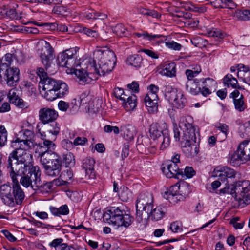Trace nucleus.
Instances as JSON below:
<instances>
[{
	"label": "nucleus",
	"instance_id": "obj_1",
	"mask_svg": "<svg viewBox=\"0 0 250 250\" xmlns=\"http://www.w3.org/2000/svg\"><path fill=\"white\" fill-rule=\"evenodd\" d=\"M12 184L7 183L0 186V198L5 206L14 207L21 205L25 199V193L20 183L24 188L37 191L42 186L41 172L38 166L21 170L19 172H10Z\"/></svg>",
	"mask_w": 250,
	"mask_h": 250
},
{
	"label": "nucleus",
	"instance_id": "obj_2",
	"mask_svg": "<svg viewBox=\"0 0 250 250\" xmlns=\"http://www.w3.org/2000/svg\"><path fill=\"white\" fill-rule=\"evenodd\" d=\"M116 57L114 52L109 49H98L93 52V59L90 60L86 71L76 70V76L80 84H85L104 76L111 72L115 67Z\"/></svg>",
	"mask_w": 250,
	"mask_h": 250
},
{
	"label": "nucleus",
	"instance_id": "obj_3",
	"mask_svg": "<svg viewBox=\"0 0 250 250\" xmlns=\"http://www.w3.org/2000/svg\"><path fill=\"white\" fill-rule=\"evenodd\" d=\"M179 128L174 125L173 132L175 141H180L183 152L189 158L196 156L199 150V131L197 126L193 125L190 116L182 117L179 123Z\"/></svg>",
	"mask_w": 250,
	"mask_h": 250
},
{
	"label": "nucleus",
	"instance_id": "obj_4",
	"mask_svg": "<svg viewBox=\"0 0 250 250\" xmlns=\"http://www.w3.org/2000/svg\"><path fill=\"white\" fill-rule=\"evenodd\" d=\"M32 145V142L27 138H17L11 142V146L16 148L9 154L7 160L6 167L9 173H20L23 169L35 167L31 163L32 156L25 150L26 147L30 148Z\"/></svg>",
	"mask_w": 250,
	"mask_h": 250
},
{
	"label": "nucleus",
	"instance_id": "obj_5",
	"mask_svg": "<svg viewBox=\"0 0 250 250\" xmlns=\"http://www.w3.org/2000/svg\"><path fill=\"white\" fill-rule=\"evenodd\" d=\"M103 217L104 221L117 228H127L134 220L130 211L124 207H110L104 213Z\"/></svg>",
	"mask_w": 250,
	"mask_h": 250
},
{
	"label": "nucleus",
	"instance_id": "obj_6",
	"mask_svg": "<svg viewBox=\"0 0 250 250\" xmlns=\"http://www.w3.org/2000/svg\"><path fill=\"white\" fill-rule=\"evenodd\" d=\"M216 84V82L210 78L194 79L187 81L186 89L193 95L201 93L204 97H207L211 93L212 87Z\"/></svg>",
	"mask_w": 250,
	"mask_h": 250
},
{
	"label": "nucleus",
	"instance_id": "obj_7",
	"mask_svg": "<svg viewBox=\"0 0 250 250\" xmlns=\"http://www.w3.org/2000/svg\"><path fill=\"white\" fill-rule=\"evenodd\" d=\"M41 164L44 169L45 174L51 177L55 178L60 175L62 160L57 153H46L41 157Z\"/></svg>",
	"mask_w": 250,
	"mask_h": 250
},
{
	"label": "nucleus",
	"instance_id": "obj_8",
	"mask_svg": "<svg viewBox=\"0 0 250 250\" xmlns=\"http://www.w3.org/2000/svg\"><path fill=\"white\" fill-rule=\"evenodd\" d=\"M149 133L151 139L160 145L161 150H164L169 146L170 134L166 123H152L150 127Z\"/></svg>",
	"mask_w": 250,
	"mask_h": 250
},
{
	"label": "nucleus",
	"instance_id": "obj_9",
	"mask_svg": "<svg viewBox=\"0 0 250 250\" xmlns=\"http://www.w3.org/2000/svg\"><path fill=\"white\" fill-rule=\"evenodd\" d=\"M77 57V51L75 48L66 50L58 55L59 65L60 66L65 67L70 69L71 73L75 74V72L76 70H81L75 68L80 64L79 61L76 60Z\"/></svg>",
	"mask_w": 250,
	"mask_h": 250
},
{
	"label": "nucleus",
	"instance_id": "obj_10",
	"mask_svg": "<svg viewBox=\"0 0 250 250\" xmlns=\"http://www.w3.org/2000/svg\"><path fill=\"white\" fill-rule=\"evenodd\" d=\"M154 206L153 197L149 192H142L139 195L136 200V219L137 221H142V211L146 213L149 212L150 209Z\"/></svg>",
	"mask_w": 250,
	"mask_h": 250
},
{
	"label": "nucleus",
	"instance_id": "obj_11",
	"mask_svg": "<svg viewBox=\"0 0 250 250\" xmlns=\"http://www.w3.org/2000/svg\"><path fill=\"white\" fill-rule=\"evenodd\" d=\"M236 172L234 169L229 167H217L211 173V176L218 178L217 180H215L211 183V187L213 189H216L221 185V182H225L226 184L229 185V179L234 178Z\"/></svg>",
	"mask_w": 250,
	"mask_h": 250
},
{
	"label": "nucleus",
	"instance_id": "obj_12",
	"mask_svg": "<svg viewBox=\"0 0 250 250\" xmlns=\"http://www.w3.org/2000/svg\"><path fill=\"white\" fill-rule=\"evenodd\" d=\"M250 190V182L249 181H239L237 183L235 187H233L231 188L229 186H226L225 188L221 189L219 190L220 194H232L235 193L236 194L240 192L241 195L238 197L236 195V199L239 201L244 200L245 194Z\"/></svg>",
	"mask_w": 250,
	"mask_h": 250
},
{
	"label": "nucleus",
	"instance_id": "obj_13",
	"mask_svg": "<svg viewBox=\"0 0 250 250\" xmlns=\"http://www.w3.org/2000/svg\"><path fill=\"white\" fill-rule=\"evenodd\" d=\"M0 77L8 85L16 86L19 81L20 70L16 67L7 68L6 65H3L0 67Z\"/></svg>",
	"mask_w": 250,
	"mask_h": 250
},
{
	"label": "nucleus",
	"instance_id": "obj_14",
	"mask_svg": "<svg viewBox=\"0 0 250 250\" xmlns=\"http://www.w3.org/2000/svg\"><path fill=\"white\" fill-rule=\"evenodd\" d=\"M250 160V141H244L239 145L237 150L231 157V163L238 164L239 162Z\"/></svg>",
	"mask_w": 250,
	"mask_h": 250
},
{
	"label": "nucleus",
	"instance_id": "obj_15",
	"mask_svg": "<svg viewBox=\"0 0 250 250\" xmlns=\"http://www.w3.org/2000/svg\"><path fill=\"white\" fill-rule=\"evenodd\" d=\"M48 124L46 133L41 132L40 129H38V132L41 134L42 139L44 140V144L49 146L53 145V142L56 140L59 133L60 127L59 124L54 121Z\"/></svg>",
	"mask_w": 250,
	"mask_h": 250
},
{
	"label": "nucleus",
	"instance_id": "obj_16",
	"mask_svg": "<svg viewBox=\"0 0 250 250\" xmlns=\"http://www.w3.org/2000/svg\"><path fill=\"white\" fill-rule=\"evenodd\" d=\"M41 43L42 47L41 49H38V52L42 63L47 70L50 66L51 60L53 58V49L50 43L46 41H43Z\"/></svg>",
	"mask_w": 250,
	"mask_h": 250
},
{
	"label": "nucleus",
	"instance_id": "obj_17",
	"mask_svg": "<svg viewBox=\"0 0 250 250\" xmlns=\"http://www.w3.org/2000/svg\"><path fill=\"white\" fill-rule=\"evenodd\" d=\"M163 173L168 178L180 179L182 177L183 170L180 169L178 164L172 162H165L161 166Z\"/></svg>",
	"mask_w": 250,
	"mask_h": 250
},
{
	"label": "nucleus",
	"instance_id": "obj_18",
	"mask_svg": "<svg viewBox=\"0 0 250 250\" xmlns=\"http://www.w3.org/2000/svg\"><path fill=\"white\" fill-rule=\"evenodd\" d=\"M58 117V112L54 109L44 107L39 111V120L43 125L48 124L55 121Z\"/></svg>",
	"mask_w": 250,
	"mask_h": 250
},
{
	"label": "nucleus",
	"instance_id": "obj_19",
	"mask_svg": "<svg viewBox=\"0 0 250 250\" xmlns=\"http://www.w3.org/2000/svg\"><path fill=\"white\" fill-rule=\"evenodd\" d=\"M230 98L233 99L235 109L239 112L244 111L247 107L244 96L237 89L234 90L230 94Z\"/></svg>",
	"mask_w": 250,
	"mask_h": 250
},
{
	"label": "nucleus",
	"instance_id": "obj_20",
	"mask_svg": "<svg viewBox=\"0 0 250 250\" xmlns=\"http://www.w3.org/2000/svg\"><path fill=\"white\" fill-rule=\"evenodd\" d=\"M18 90L15 88H12L9 90L8 97L10 102L16 106L22 109H27L29 107L28 104L20 98L17 94Z\"/></svg>",
	"mask_w": 250,
	"mask_h": 250
},
{
	"label": "nucleus",
	"instance_id": "obj_21",
	"mask_svg": "<svg viewBox=\"0 0 250 250\" xmlns=\"http://www.w3.org/2000/svg\"><path fill=\"white\" fill-rule=\"evenodd\" d=\"M167 211V208L162 205L154 208V206L150 209L149 212H146L147 217L153 221L161 219Z\"/></svg>",
	"mask_w": 250,
	"mask_h": 250
},
{
	"label": "nucleus",
	"instance_id": "obj_22",
	"mask_svg": "<svg viewBox=\"0 0 250 250\" xmlns=\"http://www.w3.org/2000/svg\"><path fill=\"white\" fill-rule=\"evenodd\" d=\"M95 160L91 157L84 158L82 162V167L85 170L86 176L88 178L93 179L95 176L94 169L93 168Z\"/></svg>",
	"mask_w": 250,
	"mask_h": 250
},
{
	"label": "nucleus",
	"instance_id": "obj_23",
	"mask_svg": "<svg viewBox=\"0 0 250 250\" xmlns=\"http://www.w3.org/2000/svg\"><path fill=\"white\" fill-rule=\"evenodd\" d=\"M58 84V81L48 77L42 81H40L39 86L40 89L42 88L41 90H53L56 88Z\"/></svg>",
	"mask_w": 250,
	"mask_h": 250
},
{
	"label": "nucleus",
	"instance_id": "obj_24",
	"mask_svg": "<svg viewBox=\"0 0 250 250\" xmlns=\"http://www.w3.org/2000/svg\"><path fill=\"white\" fill-rule=\"evenodd\" d=\"M121 131L123 133L124 137L128 141L133 140L136 134L134 127L130 125L121 126Z\"/></svg>",
	"mask_w": 250,
	"mask_h": 250
},
{
	"label": "nucleus",
	"instance_id": "obj_25",
	"mask_svg": "<svg viewBox=\"0 0 250 250\" xmlns=\"http://www.w3.org/2000/svg\"><path fill=\"white\" fill-rule=\"evenodd\" d=\"M223 83L228 87H231L235 89H242V88L238 84V81L236 78L233 77L231 74H228L223 78Z\"/></svg>",
	"mask_w": 250,
	"mask_h": 250
},
{
	"label": "nucleus",
	"instance_id": "obj_26",
	"mask_svg": "<svg viewBox=\"0 0 250 250\" xmlns=\"http://www.w3.org/2000/svg\"><path fill=\"white\" fill-rule=\"evenodd\" d=\"M43 140V145L41 144L37 148L36 153H38V157H40V162H41V157H42L43 155L46 153H56L55 152L52 151L51 149H54L55 144L53 143V145L47 146L44 144V140Z\"/></svg>",
	"mask_w": 250,
	"mask_h": 250
},
{
	"label": "nucleus",
	"instance_id": "obj_27",
	"mask_svg": "<svg viewBox=\"0 0 250 250\" xmlns=\"http://www.w3.org/2000/svg\"><path fill=\"white\" fill-rule=\"evenodd\" d=\"M123 101V105L127 111L133 110L136 106V96L131 94V96L125 97Z\"/></svg>",
	"mask_w": 250,
	"mask_h": 250
},
{
	"label": "nucleus",
	"instance_id": "obj_28",
	"mask_svg": "<svg viewBox=\"0 0 250 250\" xmlns=\"http://www.w3.org/2000/svg\"><path fill=\"white\" fill-rule=\"evenodd\" d=\"M49 210L52 215L55 216H60L61 215H66L68 214L69 210L67 205H63L59 208L50 206Z\"/></svg>",
	"mask_w": 250,
	"mask_h": 250
},
{
	"label": "nucleus",
	"instance_id": "obj_29",
	"mask_svg": "<svg viewBox=\"0 0 250 250\" xmlns=\"http://www.w3.org/2000/svg\"><path fill=\"white\" fill-rule=\"evenodd\" d=\"M178 188L177 184L172 186L168 189H167L166 191L162 193L163 197L167 200H174L175 196L177 199V196L178 194ZM173 201H174V200H173Z\"/></svg>",
	"mask_w": 250,
	"mask_h": 250
},
{
	"label": "nucleus",
	"instance_id": "obj_30",
	"mask_svg": "<svg viewBox=\"0 0 250 250\" xmlns=\"http://www.w3.org/2000/svg\"><path fill=\"white\" fill-rule=\"evenodd\" d=\"M179 91L176 88H172L170 86L166 87L165 96L166 98L169 102H173L175 101L179 94Z\"/></svg>",
	"mask_w": 250,
	"mask_h": 250
},
{
	"label": "nucleus",
	"instance_id": "obj_31",
	"mask_svg": "<svg viewBox=\"0 0 250 250\" xmlns=\"http://www.w3.org/2000/svg\"><path fill=\"white\" fill-rule=\"evenodd\" d=\"M84 17L87 19H100L104 20L107 17V15L97 12L93 9L86 11L84 13Z\"/></svg>",
	"mask_w": 250,
	"mask_h": 250
},
{
	"label": "nucleus",
	"instance_id": "obj_32",
	"mask_svg": "<svg viewBox=\"0 0 250 250\" xmlns=\"http://www.w3.org/2000/svg\"><path fill=\"white\" fill-rule=\"evenodd\" d=\"M142 62V58L138 54H134L128 56L126 59L127 64L133 66L136 68L141 66Z\"/></svg>",
	"mask_w": 250,
	"mask_h": 250
},
{
	"label": "nucleus",
	"instance_id": "obj_33",
	"mask_svg": "<svg viewBox=\"0 0 250 250\" xmlns=\"http://www.w3.org/2000/svg\"><path fill=\"white\" fill-rule=\"evenodd\" d=\"M176 72V65L171 62L165 64L161 73L164 75L172 77L175 76Z\"/></svg>",
	"mask_w": 250,
	"mask_h": 250
},
{
	"label": "nucleus",
	"instance_id": "obj_34",
	"mask_svg": "<svg viewBox=\"0 0 250 250\" xmlns=\"http://www.w3.org/2000/svg\"><path fill=\"white\" fill-rule=\"evenodd\" d=\"M233 16L241 21L250 20V10H236L233 13Z\"/></svg>",
	"mask_w": 250,
	"mask_h": 250
},
{
	"label": "nucleus",
	"instance_id": "obj_35",
	"mask_svg": "<svg viewBox=\"0 0 250 250\" xmlns=\"http://www.w3.org/2000/svg\"><path fill=\"white\" fill-rule=\"evenodd\" d=\"M56 89L58 98H62L68 93V85L66 83L61 81H58V84Z\"/></svg>",
	"mask_w": 250,
	"mask_h": 250
},
{
	"label": "nucleus",
	"instance_id": "obj_36",
	"mask_svg": "<svg viewBox=\"0 0 250 250\" xmlns=\"http://www.w3.org/2000/svg\"><path fill=\"white\" fill-rule=\"evenodd\" d=\"M178 193L181 196L180 198L182 199L187 196L190 192V189L188 183L185 182H181L178 186Z\"/></svg>",
	"mask_w": 250,
	"mask_h": 250
},
{
	"label": "nucleus",
	"instance_id": "obj_37",
	"mask_svg": "<svg viewBox=\"0 0 250 250\" xmlns=\"http://www.w3.org/2000/svg\"><path fill=\"white\" fill-rule=\"evenodd\" d=\"M186 103V98L185 97L183 92L181 91H179L176 99L173 101V104L176 108L182 109L185 106Z\"/></svg>",
	"mask_w": 250,
	"mask_h": 250
},
{
	"label": "nucleus",
	"instance_id": "obj_38",
	"mask_svg": "<svg viewBox=\"0 0 250 250\" xmlns=\"http://www.w3.org/2000/svg\"><path fill=\"white\" fill-rule=\"evenodd\" d=\"M42 96L48 101H53L58 98L56 89L53 90H40Z\"/></svg>",
	"mask_w": 250,
	"mask_h": 250
},
{
	"label": "nucleus",
	"instance_id": "obj_39",
	"mask_svg": "<svg viewBox=\"0 0 250 250\" xmlns=\"http://www.w3.org/2000/svg\"><path fill=\"white\" fill-rule=\"evenodd\" d=\"M119 196L123 202H127L131 198V193L128 188L124 187L120 188Z\"/></svg>",
	"mask_w": 250,
	"mask_h": 250
},
{
	"label": "nucleus",
	"instance_id": "obj_40",
	"mask_svg": "<svg viewBox=\"0 0 250 250\" xmlns=\"http://www.w3.org/2000/svg\"><path fill=\"white\" fill-rule=\"evenodd\" d=\"M63 160L65 165L67 167H72L75 164V159L74 155L68 152L63 156Z\"/></svg>",
	"mask_w": 250,
	"mask_h": 250
},
{
	"label": "nucleus",
	"instance_id": "obj_41",
	"mask_svg": "<svg viewBox=\"0 0 250 250\" xmlns=\"http://www.w3.org/2000/svg\"><path fill=\"white\" fill-rule=\"evenodd\" d=\"M7 141V131L4 125H0V147L4 146Z\"/></svg>",
	"mask_w": 250,
	"mask_h": 250
},
{
	"label": "nucleus",
	"instance_id": "obj_42",
	"mask_svg": "<svg viewBox=\"0 0 250 250\" xmlns=\"http://www.w3.org/2000/svg\"><path fill=\"white\" fill-rule=\"evenodd\" d=\"M126 28L122 24H118L112 27V31L114 33L119 36H125Z\"/></svg>",
	"mask_w": 250,
	"mask_h": 250
},
{
	"label": "nucleus",
	"instance_id": "obj_43",
	"mask_svg": "<svg viewBox=\"0 0 250 250\" xmlns=\"http://www.w3.org/2000/svg\"><path fill=\"white\" fill-rule=\"evenodd\" d=\"M237 67H238V68L237 75L239 79H242L244 77L243 75H247L248 72L250 71L249 67L243 64H237Z\"/></svg>",
	"mask_w": 250,
	"mask_h": 250
},
{
	"label": "nucleus",
	"instance_id": "obj_44",
	"mask_svg": "<svg viewBox=\"0 0 250 250\" xmlns=\"http://www.w3.org/2000/svg\"><path fill=\"white\" fill-rule=\"evenodd\" d=\"M201 71L199 66L194 68V70L188 69L186 71V74L188 79V81L193 80V78L197 76Z\"/></svg>",
	"mask_w": 250,
	"mask_h": 250
},
{
	"label": "nucleus",
	"instance_id": "obj_45",
	"mask_svg": "<svg viewBox=\"0 0 250 250\" xmlns=\"http://www.w3.org/2000/svg\"><path fill=\"white\" fill-rule=\"evenodd\" d=\"M144 102L150 113H154L158 111V102L148 100H144Z\"/></svg>",
	"mask_w": 250,
	"mask_h": 250
},
{
	"label": "nucleus",
	"instance_id": "obj_46",
	"mask_svg": "<svg viewBox=\"0 0 250 250\" xmlns=\"http://www.w3.org/2000/svg\"><path fill=\"white\" fill-rule=\"evenodd\" d=\"M13 55L10 53H7L0 60L1 63L0 64V67L3 65H6L7 68H11L10 66L13 61Z\"/></svg>",
	"mask_w": 250,
	"mask_h": 250
},
{
	"label": "nucleus",
	"instance_id": "obj_47",
	"mask_svg": "<svg viewBox=\"0 0 250 250\" xmlns=\"http://www.w3.org/2000/svg\"><path fill=\"white\" fill-rule=\"evenodd\" d=\"M135 35L139 38L143 37V39H147L149 41H153L161 37V35L149 34L147 32H144L143 33H136Z\"/></svg>",
	"mask_w": 250,
	"mask_h": 250
},
{
	"label": "nucleus",
	"instance_id": "obj_48",
	"mask_svg": "<svg viewBox=\"0 0 250 250\" xmlns=\"http://www.w3.org/2000/svg\"><path fill=\"white\" fill-rule=\"evenodd\" d=\"M208 4L215 8H225L226 0H207Z\"/></svg>",
	"mask_w": 250,
	"mask_h": 250
},
{
	"label": "nucleus",
	"instance_id": "obj_49",
	"mask_svg": "<svg viewBox=\"0 0 250 250\" xmlns=\"http://www.w3.org/2000/svg\"><path fill=\"white\" fill-rule=\"evenodd\" d=\"M60 177H62V182L65 183H69L70 181L72 180L73 177V173L72 170L71 169H67L64 171L62 175H60Z\"/></svg>",
	"mask_w": 250,
	"mask_h": 250
},
{
	"label": "nucleus",
	"instance_id": "obj_50",
	"mask_svg": "<svg viewBox=\"0 0 250 250\" xmlns=\"http://www.w3.org/2000/svg\"><path fill=\"white\" fill-rule=\"evenodd\" d=\"M196 172L191 167H186L183 171L182 177H180V179L184 178H190L195 175Z\"/></svg>",
	"mask_w": 250,
	"mask_h": 250
},
{
	"label": "nucleus",
	"instance_id": "obj_51",
	"mask_svg": "<svg viewBox=\"0 0 250 250\" xmlns=\"http://www.w3.org/2000/svg\"><path fill=\"white\" fill-rule=\"evenodd\" d=\"M191 42L195 46L202 48L206 47L208 44V41L200 37H197L191 40Z\"/></svg>",
	"mask_w": 250,
	"mask_h": 250
},
{
	"label": "nucleus",
	"instance_id": "obj_52",
	"mask_svg": "<svg viewBox=\"0 0 250 250\" xmlns=\"http://www.w3.org/2000/svg\"><path fill=\"white\" fill-rule=\"evenodd\" d=\"M169 229L172 232L178 233L182 230V224L179 221H174L172 222L169 227Z\"/></svg>",
	"mask_w": 250,
	"mask_h": 250
},
{
	"label": "nucleus",
	"instance_id": "obj_53",
	"mask_svg": "<svg viewBox=\"0 0 250 250\" xmlns=\"http://www.w3.org/2000/svg\"><path fill=\"white\" fill-rule=\"evenodd\" d=\"M165 43L167 47L174 50L179 51L182 48V45L176 42L173 41L166 42Z\"/></svg>",
	"mask_w": 250,
	"mask_h": 250
},
{
	"label": "nucleus",
	"instance_id": "obj_54",
	"mask_svg": "<svg viewBox=\"0 0 250 250\" xmlns=\"http://www.w3.org/2000/svg\"><path fill=\"white\" fill-rule=\"evenodd\" d=\"M4 13L10 19H18L20 18L14 9L10 8L8 9H4Z\"/></svg>",
	"mask_w": 250,
	"mask_h": 250
},
{
	"label": "nucleus",
	"instance_id": "obj_55",
	"mask_svg": "<svg viewBox=\"0 0 250 250\" xmlns=\"http://www.w3.org/2000/svg\"><path fill=\"white\" fill-rule=\"evenodd\" d=\"M240 130L247 136H250V123L247 122L241 125Z\"/></svg>",
	"mask_w": 250,
	"mask_h": 250
},
{
	"label": "nucleus",
	"instance_id": "obj_56",
	"mask_svg": "<svg viewBox=\"0 0 250 250\" xmlns=\"http://www.w3.org/2000/svg\"><path fill=\"white\" fill-rule=\"evenodd\" d=\"M63 240L62 238H56L54 239L49 244V246L53 247L55 250H57L59 247L63 244Z\"/></svg>",
	"mask_w": 250,
	"mask_h": 250
},
{
	"label": "nucleus",
	"instance_id": "obj_57",
	"mask_svg": "<svg viewBox=\"0 0 250 250\" xmlns=\"http://www.w3.org/2000/svg\"><path fill=\"white\" fill-rule=\"evenodd\" d=\"M82 31L89 37L96 38L98 36V33L96 31L86 27H83Z\"/></svg>",
	"mask_w": 250,
	"mask_h": 250
},
{
	"label": "nucleus",
	"instance_id": "obj_58",
	"mask_svg": "<svg viewBox=\"0 0 250 250\" xmlns=\"http://www.w3.org/2000/svg\"><path fill=\"white\" fill-rule=\"evenodd\" d=\"M209 36L210 37H218L223 38L225 36V34L220 30L217 29H213L208 32Z\"/></svg>",
	"mask_w": 250,
	"mask_h": 250
},
{
	"label": "nucleus",
	"instance_id": "obj_59",
	"mask_svg": "<svg viewBox=\"0 0 250 250\" xmlns=\"http://www.w3.org/2000/svg\"><path fill=\"white\" fill-rule=\"evenodd\" d=\"M124 90L122 88L117 87L115 88L114 90V94L115 96L120 99L121 100H125V97L123 96V94H124Z\"/></svg>",
	"mask_w": 250,
	"mask_h": 250
},
{
	"label": "nucleus",
	"instance_id": "obj_60",
	"mask_svg": "<svg viewBox=\"0 0 250 250\" xmlns=\"http://www.w3.org/2000/svg\"><path fill=\"white\" fill-rule=\"evenodd\" d=\"M158 97L157 94L152 93L151 92H148L144 98V100L152 101L158 102Z\"/></svg>",
	"mask_w": 250,
	"mask_h": 250
},
{
	"label": "nucleus",
	"instance_id": "obj_61",
	"mask_svg": "<svg viewBox=\"0 0 250 250\" xmlns=\"http://www.w3.org/2000/svg\"><path fill=\"white\" fill-rule=\"evenodd\" d=\"M87 142V139L85 137H77L73 142L75 146L84 145Z\"/></svg>",
	"mask_w": 250,
	"mask_h": 250
},
{
	"label": "nucleus",
	"instance_id": "obj_62",
	"mask_svg": "<svg viewBox=\"0 0 250 250\" xmlns=\"http://www.w3.org/2000/svg\"><path fill=\"white\" fill-rule=\"evenodd\" d=\"M141 52H144L146 54L150 57L152 59H158V55L155 52L147 49H143L140 50Z\"/></svg>",
	"mask_w": 250,
	"mask_h": 250
},
{
	"label": "nucleus",
	"instance_id": "obj_63",
	"mask_svg": "<svg viewBox=\"0 0 250 250\" xmlns=\"http://www.w3.org/2000/svg\"><path fill=\"white\" fill-rule=\"evenodd\" d=\"M37 74L40 78V81L45 80V79L48 78L47 73L45 72L44 70L42 68H39L37 69Z\"/></svg>",
	"mask_w": 250,
	"mask_h": 250
},
{
	"label": "nucleus",
	"instance_id": "obj_64",
	"mask_svg": "<svg viewBox=\"0 0 250 250\" xmlns=\"http://www.w3.org/2000/svg\"><path fill=\"white\" fill-rule=\"evenodd\" d=\"M2 232L6 238L10 242H14L16 241V238L8 230H3Z\"/></svg>",
	"mask_w": 250,
	"mask_h": 250
}]
</instances>
